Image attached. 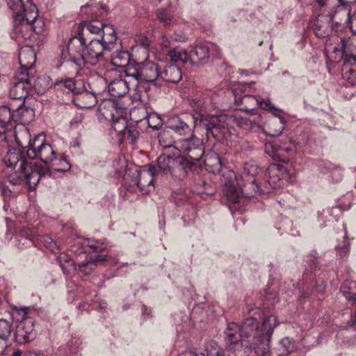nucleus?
Instances as JSON below:
<instances>
[{
    "mask_svg": "<svg viewBox=\"0 0 356 356\" xmlns=\"http://www.w3.org/2000/svg\"><path fill=\"white\" fill-rule=\"evenodd\" d=\"M168 134L161 132L158 138L163 152L156 159V165L149 167V172L155 175H170L175 179H183L189 170L204 155V147L201 139L193 134L188 138L181 139L172 145V140L164 141Z\"/></svg>",
    "mask_w": 356,
    "mask_h": 356,
    "instance_id": "obj_2",
    "label": "nucleus"
},
{
    "mask_svg": "<svg viewBox=\"0 0 356 356\" xmlns=\"http://www.w3.org/2000/svg\"><path fill=\"white\" fill-rule=\"evenodd\" d=\"M38 79L24 72H16L10 80L9 95L13 99H18L20 102L25 101L29 91L36 88Z\"/></svg>",
    "mask_w": 356,
    "mask_h": 356,
    "instance_id": "obj_12",
    "label": "nucleus"
},
{
    "mask_svg": "<svg viewBox=\"0 0 356 356\" xmlns=\"http://www.w3.org/2000/svg\"><path fill=\"white\" fill-rule=\"evenodd\" d=\"M106 306L107 303L104 300H92V304H88L86 302L80 303L78 306V309L81 311L84 309L87 311L96 309L101 312L104 309Z\"/></svg>",
    "mask_w": 356,
    "mask_h": 356,
    "instance_id": "obj_47",
    "label": "nucleus"
},
{
    "mask_svg": "<svg viewBox=\"0 0 356 356\" xmlns=\"http://www.w3.org/2000/svg\"><path fill=\"white\" fill-rule=\"evenodd\" d=\"M219 47L211 42H201L195 44L191 49L190 57L194 60V65L207 63L210 56L218 58Z\"/></svg>",
    "mask_w": 356,
    "mask_h": 356,
    "instance_id": "obj_17",
    "label": "nucleus"
},
{
    "mask_svg": "<svg viewBox=\"0 0 356 356\" xmlns=\"http://www.w3.org/2000/svg\"><path fill=\"white\" fill-rule=\"evenodd\" d=\"M107 54L98 39H92L87 43L83 34L79 32L77 36L70 39L66 49L61 51L60 56L63 62L70 61L81 67L86 63L95 65L98 62L106 60Z\"/></svg>",
    "mask_w": 356,
    "mask_h": 356,
    "instance_id": "obj_4",
    "label": "nucleus"
},
{
    "mask_svg": "<svg viewBox=\"0 0 356 356\" xmlns=\"http://www.w3.org/2000/svg\"><path fill=\"white\" fill-rule=\"evenodd\" d=\"M250 313L261 318V323L256 316H250L245 319L241 326L234 322L229 323L225 330L226 349L235 356H249L251 353L250 341L260 349L262 354L268 353L274 330L280 323L276 316L264 314L259 307Z\"/></svg>",
    "mask_w": 356,
    "mask_h": 356,
    "instance_id": "obj_1",
    "label": "nucleus"
},
{
    "mask_svg": "<svg viewBox=\"0 0 356 356\" xmlns=\"http://www.w3.org/2000/svg\"><path fill=\"white\" fill-rule=\"evenodd\" d=\"M233 95L236 109L247 113L254 114V111L259 107L271 112L277 111V109L272 105L269 99H260L258 97L252 95H241L236 92V89L233 90Z\"/></svg>",
    "mask_w": 356,
    "mask_h": 356,
    "instance_id": "obj_14",
    "label": "nucleus"
},
{
    "mask_svg": "<svg viewBox=\"0 0 356 356\" xmlns=\"http://www.w3.org/2000/svg\"><path fill=\"white\" fill-rule=\"evenodd\" d=\"M19 60L21 65L19 72L29 73V70L33 68L36 60V56L33 49L30 47L22 48L19 53Z\"/></svg>",
    "mask_w": 356,
    "mask_h": 356,
    "instance_id": "obj_26",
    "label": "nucleus"
},
{
    "mask_svg": "<svg viewBox=\"0 0 356 356\" xmlns=\"http://www.w3.org/2000/svg\"><path fill=\"white\" fill-rule=\"evenodd\" d=\"M14 125L12 122L0 120V140L10 146L13 142Z\"/></svg>",
    "mask_w": 356,
    "mask_h": 356,
    "instance_id": "obj_38",
    "label": "nucleus"
},
{
    "mask_svg": "<svg viewBox=\"0 0 356 356\" xmlns=\"http://www.w3.org/2000/svg\"><path fill=\"white\" fill-rule=\"evenodd\" d=\"M325 289V283L324 281H322L321 284L316 286V290L318 292L323 293Z\"/></svg>",
    "mask_w": 356,
    "mask_h": 356,
    "instance_id": "obj_64",
    "label": "nucleus"
},
{
    "mask_svg": "<svg viewBox=\"0 0 356 356\" xmlns=\"http://www.w3.org/2000/svg\"><path fill=\"white\" fill-rule=\"evenodd\" d=\"M8 179L10 184L15 186L19 185L22 181L21 178L16 172L14 174L9 175L8 177Z\"/></svg>",
    "mask_w": 356,
    "mask_h": 356,
    "instance_id": "obj_61",
    "label": "nucleus"
},
{
    "mask_svg": "<svg viewBox=\"0 0 356 356\" xmlns=\"http://www.w3.org/2000/svg\"><path fill=\"white\" fill-rule=\"evenodd\" d=\"M333 165H334L333 163H332L329 161H318V163L316 164L318 170L322 174H325V175L330 173L332 168H333Z\"/></svg>",
    "mask_w": 356,
    "mask_h": 356,
    "instance_id": "obj_55",
    "label": "nucleus"
},
{
    "mask_svg": "<svg viewBox=\"0 0 356 356\" xmlns=\"http://www.w3.org/2000/svg\"><path fill=\"white\" fill-rule=\"evenodd\" d=\"M291 177V172L286 167L281 164H270L267 169V181L262 188L254 179L252 181V187L254 193L268 194L271 188H280L288 181Z\"/></svg>",
    "mask_w": 356,
    "mask_h": 356,
    "instance_id": "obj_10",
    "label": "nucleus"
},
{
    "mask_svg": "<svg viewBox=\"0 0 356 356\" xmlns=\"http://www.w3.org/2000/svg\"><path fill=\"white\" fill-rule=\"evenodd\" d=\"M340 291L352 305L356 304V282L346 280L341 286Z\"/></svg>",
    "mask_w": 356,
    "mask_h": 356,
    "instance_id": "obj_36",
    "label": "nucleus"
},
{
    "mask_svg": "<svg viewBox=\"0 0 356 356\" xmlns=\"http://www.w3.org/2000/svg\"><path fill=\"white\" fill-rule=\"evenodd\" d=\"M136 113H141L147 122L149 127L154 130H159L163 126V120L161 116L155 113H148L145 107L134 108L131 111V120L136 124H127V120L122 116L116 118H111V128L109 131V135L112 139V142L115 144L120 145L124 140H129V143L134 144L138 137L139 131L136 124L141 122L142 119H136L134 115Z\"/></svg>",
    "mask_w": 356,
    "mask_h": 356,
    "instance_id": "obj_5",
    "label": "nucleus"
},
{
    "mask_svg": "<svg viewBox=\"0 0 356 356\" xmlns=\"http://www.w3.org/2000/svg\"><path fill=\"white\" fill-rule=\"evenodd\" d=\"M177 337L180 342L186 339V332L189 330V321L186 315L180 312L173 316Z\"/></svg>",
    "mask_w": 356,
    "mask_h": 356,
    "instance_id": "obj_32",
    "label": "nucleus"
},
{
    "mask_svg": "<svg viewBox=\"0 0 356 356\" xmlns=\"http://www.w3.org/2000/svg\"><path fill=\"white\" fill-rule=\"evenodd\" d=\"M151 164L150 165H152ZM147 175L150 176L149 180H145V176L140 175V172L137 170L131 171L128 170L123 177L124 185L131 192L135 191L136 188H139L140 192L143 194L149 193L154 189L153 181L154 177H163L164 175H152L149 172V167Z\"/></svg>",
    "mask_w": 356,
    "mask_h": 356,
    "instance_id": "obj_15",
    "label": "nucleus"
},
{
    "mask_svg": "<svg viewBox=\"0 0 356 356\" xmlns=\"http://www.w3.org/2000/svg\"><path fill=\"white\" fill-rule=\"evenodd\" d=\"M178 13L177 7L170 3L168 8L158 10L156 16L160 22L168 26L173 22L175 16Z\"/></svg>",
    "mask_w": 356,
    "mask_h": 356,
    "instance_id": "obj_34",
    "label": "nucleus"
},
{
    "mask_svg": "<svg viewBox=\"0 0 356 356\" xmlns=\"http://www.w3.org/2000/svg\"><path fill=\"white\" fill-rule=\"evenodd\" d=\"M134 73H135L134 70L127 67L124 70V77L122 78V75H120L115 70L108 72L107 76H115L113 79L109 81L107 80L109 94L114 97H120L127 94L131 88L139 92L136 79L133 78L136 77V74Z\"/></svg>",
    "mask_w": 356,
    "mask_h": 356,
    "instance_id": "obj_11",
    "label": "nucleus"
},
{
    "mask_svg": "<svg viewBox=\"0 0 356 356\" xmlns=\"http://www.w3.org/2000/svg\"><path fill=\"white\" fill-rule=\"evenodd\" d=\"M207 137L211 134L216 139L225 138L228 134H232L234 124L244 130H252L254 124L246 118L226 114L218 116H210L202 120Z\"/></svg>",
    "mask_w": 356,
    "mask_h": 356,
    "instance_id": "obj_8",
    "label": "nucleus"
},
{
    "mask_svg": "<svg viewBox=\"0 0 356 356\" xmlns=\"http://www.w3.org/2000/svg\"><path fill=\"white\" fill-rule=\"evenodd\" d=\"M28 19L29 16L27 15H15L13 16L14 27L10 36L19 43L29 39L33 31L38 32L34 24L38 19L33 21L28 20Z\"/></svg>",
    "mask_w": 356,
    "mask_h": 356,
    "instance_id": "obj_16",
    "label": "nucleus"
},
{
    "mask_svg": "<svg viewBox=\"0 0 356 356\" xmlns=\"http://www.w3.org/2000/svg\"><path fill=\"white\" fill-rule=\"evenodd\" d=\"M56 87L58 89H63L67 92H71L73 94H79L81 91V83L75 81L72 78H66L56 82Z\"/></svg>",
    "mask_w": 356,
    "mask_h": 356,
    "instance_id": "obj_35",
    "label": "nucleus"
},
{
    "mask_svg": "<svg viewBox=\"0 0 356 356\" xmlns=\"http://www.w3.org/2000/svg\"><path fill=\"white\" fill-rule=\"evenodd\" d=\"M236 175L234 171L228 170L227 175L223 174L221 181L224 184V193L228 202L240 203L245 195L243 190L235 185Z\"/></svg>",
    "mask_w": 356,
    "mask_h": 356,
    "instance_id": "obj_18",
    "label": "nucleus"
},
{
    "mask_svg": "<svg viewBox=\"0 0 356 356\" xmlns=\"http://www.w3.org/2000/svg\"><path fill=\"white\" fill-rule=\"evenodd\" d=\"M26 156L30 159H40L44 165H38L49 168L50 177L54 176V172H65L72 166L65 154L58 153L51 145L45 142V136L42 134L34 136L33 149H26Z\"/></svg>",
    "mask_w": 356,
    "mask_h": 356,
    "instance_id": "obj_6",
    "label": "nucleus"
},
{
    "mask_svg": "<svg viewBox=\"0 0 356 356\" xmlns=\"http://www.w3.org/2000/svg\"><path fill=\"white\" fill-rule=\"evenodd\" d=\"M182 78V72L179 67L175 64L167 65L160 74V83L162 81L177 83Z\"/></svg>",
    "mask_w": 356,
    "mask_h": 356,
    "instance_id": "obj_31",
    "label": "nucleus"
},
{
    "mask_svg": "<svg viewBox=\"0 0 356 356\" xmlns=\"http://www.w3.org/2000/svg\"><path fill=\"white\" fill-rule=\"evenodd\" d=\"M110 54L109 56L107 54V58L111 57L113 64L115 66H125L131 59V55L127 50L115 49L112 54Z\"/></svg>",
    "mask_w": 356,
    "mask_h": 356,
    "instance_id": "obj_39",
    "label": "nucleus"
},
{
    "mask_svg": "<svg viewBox=\"0 0 356 356\" xmlns=\"http://www.w3.org/2000/svg\"><path fill=\"white\" fill-rule=\"evenodd\" d=\"M291 146L285 149L287 152H291V155L296 152L298 149L303 152L312 153L315 150L316 140L313 135L304 134L298 141L290 140Z\"/></svg>",
    "mask_w": 356,
    "mask_h": 356,
    "instance_id": "obj_22",
    "label": "nucleus"
},
{
    "mask_svg": "<svg viewBox=\"0 0 356 356\" xmlns=\"http://www.w3.org/2000/svg\"><path fill=\"white\" fill-rule=\"evenodd\" d=\"M340 212L339 208H327L323 209L321 211L318 212V220L320 223V227H323L326 226L327 222H330L333 219L337 220L338 213Z\"/></svg>",
    "mask_w": 356,
    "mask_h": 356,
    "instance_id": "obj_41",
    "label": "nucleus"
},
{
    "mask_svg": "<svg viewBox=\"0 0 356 356\" xmlns=\"http://www.w3.org/2000/svg\"><path fill=\"white\" fill-rule=\"evenodd\" d=\"M172 200L177 206H181L185 204V203L188 201V199L184 194H175L172 197Z\"/></svg>",
    "mask_w": 356,
    "mask_h": 356,
    "instance_id": "obj_58",
    "label": "nucleus"
},
{
    "mask_svg": "<svg viewBox=\"0 0 356 356\" xmlns=\"http://www.w3.org/2000/svg\"><path fill=\"white\" fill-rule=\"evenodd\" d=\"M195 119L193 115H174L168 121V127L179 136L194 131Z\"/></svg>",
    "mask_w": 356,
    "mask_h": 356,
    "instance_id": "obj_19",
    "label": "nucleus"
},
{
    "mask_svg": "<svg viewBox=\"0 0 356 356\" xmlns=\"http://www.w3.org/2000/svg\"><path fill=\"white\" fill-rule=\"evenodd\" d=\"M14 120V108H10L8 106L0 107V120L11 122Z\"/></svg>",
    "mask_w": 356,
    "mask_h": 356,
    "instance_id": "obj_51",
    "label": "nucleus"
},
{
    "mask_svg": "<svg viewBox=\"0 0 356 356\" xmlns=\"http://www.w3.org/2000/svg\"><path fill=\"white\" fill-rule=\"evenodd\" d=\"M13 330V324L10 321L0 319V355H9L10 348L6 347V340L10 336Z\"/></svg>",
    "mask_w": 356,
    "mask_h": 356,
    "instance_id": "obj_27",
    "label": "nucleus"
},
{
    "mask_svg": "<svg viewBox=\"0 0 356 356\" xmlns=\"http://www.w3.org/2000/svg\"><path fill=\"white\" fill-rule=\"evenodd\" d=\"M307 261H310L309 267L311 268V273L309 275L308 270L307 269L303 274L304 280L307 281V279L314 280V277L316 276V266L318 264V259L314 254H311L307 257Z\"/></svg>",
    "mask_w": 356,
    "mask_h": 356,
    "instance_id": "obj_49",
    "label": "nucleus"
},
{
    "mask_svg": "<svg viewBox=\"0 0 356 356\" xmlns=\"http://www.w3.org/2000/svg\"><path fill=\"white\" fill-rule=\"evenodd\" d=\"M340 7L347 11L348 19L350 23V28L355 33H356V13L351 15L350 10L349 9L350 5L356 3V0H338Z\"/></svg>",
    "mask_w": 356,
    "mask_h": 356,
    "instance_id": "obj_44",
    "label": "nucleus"
},
{
    "mask_svg": "<svg viewBox=\"0 0 356 356\" xmlns=\"http://www.w3.org/2000/svg\"><path fill=\"white\" fill-rule=\"evenodd\" d=\"M281 220L283 222L282 226H278L276 225V229L277 230L284 229V231H286L288 229V227H290L291 226V221L289 219L285 216H281Z\"/></svg>",
    "mask_w": 356,
    "mask_h": 356,
    "instance_id": "obj_60",
    "label": "nucleus"
},
{
    "mask_svg": "<svg viewBox=\"0 0 356 356\" xmlns=\"http://www.w3.org/2000/svg\"><path fill=\"white\" fill-rule=\"evenodd\" d=\"M36 237L37 235H35L29 228L22 227L18 236L19 248L35 245Z\"/></svg>",
    "mask_w": 356,
    "mask_h": 356,
    "instance_id": "obj_37",
    "label": "nucleus"
},
{
    "mask_svg": "<svg viewBox=\"0 0 356 356\" xmlns=\"http://www.w3.org/2000/svg\"><path fill=\"white\" fill-rule=\"evenodd\" d=\"M8 7L15 15H28V20L33 21L38 18V10L33 0H6Z\"/></svg>",
    "mask_w": 356,
    "mask_h": 356,
    "instance_id": "obj_20",
    "label": "nucleus"
},
{
    "mask_svg": "<svg viewBox=\"0 0 356 356\" xmlns=\"http://www.w3.org/2000/svg\"><path fill=\"white\" fill-rule=\"evenodd\" d=\"M257 168L254 165H246L244 167V175L248 177H254L257 173Z\"/></svg>",
    "mask_w": 356,
    "mask_h": 356,
    "instance_id": "obj_59",
    "label": "nucleus"
},
{
    "mask_svg": "<svg viewBox=\"0 0 356 356\" xmlns=\"http://www.w3.org/2000/svg\"><path fill=\"white\" fill-rule=\"evenodd\" d=\"M168 55L171 60L174 62L180 61L185 64L189 63L191 65H194L195 61L190 57V54H188L186 49L180 47L170 49L168 52Z\"/></svg>",
    "mask_w": 356,
    "mask_h": 356,
    "instance_id": "obj_33",
    "label": "nucleus"
},
{
    "mask_svg": "<svg viewBox=\"0 0 356 356\" xmlns=\"http://www.w3.org/2000/svg\"><path fill=\"white\" fill-rule=\"evenodd\" d=\"M129 69L135 72L136 77L133 78L136 79V83L139 90L140 88H143V81L156 87L161 86V83H160L161 68L158 64L145 60L138 65V67H129Z\"/></svg>",
    "mask_w": 356,
    "mask_h": 356,
    "instance_id": "obj_13",
    "label": "nucleus"
},
{
    "mask_svg": "<svg viewBox=\"0 0 356 356\" xmlns=\"http://www.w3.org/2000/svg\"><path fill=\"white\" fill-rule=\"evenodd\" d=\"M82 349V339L77 334H72L65 346L59 348L58 356H69L77 355Z\"/></svg>",
    "mask_w": 356,
    "mask_h": 356,
    "instance_id": "obj_28",
    "label": "nucleus"
},
{
    "mask_svg": "<svg viewBox=\"0 0 356 356\" xmlns=\"http://www.w3.org/2000/svg\"><path fill=\"white\" fill-rule=\"evenodd\" d=\"M286 125V120L280 115H274L267 122L268 131H265V134L271 137L278 136L284 129Z\"/></svg>",
    "mask_w": 356,
    "mask_h": 356,
    "instance_id": "obj_30",
    "label": "nucleus"
},
{
    "mask_svg": "<svg viewBox=\"0 0 356 356\" xmlns=\"http://www.w3.org/2000/svg\"><path fill=\"white\" fill-rule=\"evenodd\" d=\"M329 174L332 181L339 182L343 177V170L334 164Z\"/></svg>",
    "mask_w": 356,
    "mask_h": 356,
    "instance_id": "obj_52",
    "label": "nucleus"
},
{
    "mask_svg": "<svg viewBox=\"0 0 356 356\" xmlns=\"http://www.w3.org/2000/svg\"><path fill=\"white\" fill-rule=\"evenodd\" d=\"M34 313V310L33 308L30 307H14L13 309V318L18 321L19 323L22 321L26 319L29 316H32V314Z\"/></svg>",
    "mask_w": 356,
    "mask_h": 356,
    "instance_id": "obj_42",
    "label": "nucleus"
},
{
    "mask_svg": "<svg viewBox=\"0 0 356 356\" xmlns=\"http://www.w3.org/2000/svg\"><path fill=\"white\" fill-rule=\"evenodd\" d=\"M13 141L17 144V148H20L26 152V149H33L34 138L31 139L28 129L22 126L17 131L14 129Z\"/></svg>",
    "mask_w": 356,
    "mask_h": 356,
    "instance_id": "obj_25",
    "label": "nucleus"
},
{
    "mask_svg": "<svg viewBox=\"0 0 356 356\" xmlns=\"http://www.w3.org/2000/svg\"><path fill=\"white\" fill-rule=\"evenodd\" d=\"M35 335L34 320L32 316L27 317L17 325L15 338L17 343H29L35 339Z\"/></svg>",
    "mask_w": 356,
    "mask_h": 356,
    "instance_id": "obj_21",
    "label": "nucleus"
},
{
    "mask_svg": "<svg viewBox=\"0 0 356 356\" xmlns=\"http://www.w3.org/2000/svg\"><path fill=\"white\" fill-rule=\"evenodd\" d=\"M204 163L206 165L213 167V171L218 173H224L225 175H227V171H222V162L220 156L212 152L209 154H207L204 159Z\"/></svg>",
    "mask_w": 356,
    "mask_h": 356,
    "instance_id": "obj_40",
    "label": "nucleus"
},
{
    "mask_svg": "<svg viewBox=\"0 0 356 356\" xmlns=\"http://www.w3.org/2000/svg\"><path fill=\"white\" fill-rule=\"evenodd\" d=\"M266 298L268 301H272V304L277 302V296L276 293L266 292Z\"/></svg>",
    "mask_w": 356,
    "mask_h": 356,
    "instance_id": "obj_63",
    "label": "nucleus"
},
{
    "mask_svg": "<svg viewBox=\"0 0 356 356\" xmlns=\"http://www.w3.org/2000/svg\"><path fill=\"white\" fill-rule=\"evenodd\" d=\"M150 45V40L147 37H142L138 41L136 49H140L145 56L146 59L147 56V49Z\"/></svg>",
    "mask_w": 356,
    "mask_h": 356,
    "instance_id": "obj_53",
    "label": "nucleus"
},
{
    "mask_svg": "<svg viewBox=\"0 0 356 356\" xmlns=\"http://www.w3.org/2000/svg\"><path fill=\"white\" fill-rule=\"evenodd\" d=\"M98 40L108 54L113 51L116 48L118 40L113 26L110 24L106 25L102 31L101 39Z\"/></svg>",
    "mask_w": 356,
    "mask_h": 356,
    "instance_id": "obj_23",
    "label": "nucleus"
},
{
    "mask_svg": "<svg viewBox=\"0 0 356 356\" xmlns=\"http://www.w3.org/2000/svg\"><path fill=\"white\" fill-rule=\"evenodd\" d=\"M343 229L345 231V233L343 236V240L341 243H339L335 247V250L341 258L346 256L348 254L350 250V243L346 238L347 232L346 227H343Z\"/></svg>",
    "mask_w": 356,
    "mask_h": 356,
    "instance_id": "obj_50",
    "label": "nucleus"
},
{
    "mask_svg": "<svg viewBox=\"0 0 356 356\" xmlns=\"http://www.w3.org/2000/svg\"><path fill=\"white\" fill-rule=\"evenodd\" d=\"M193 191L200 195H212L215 193V188L204 180L195 183Z\"/></svg>",
    "mask_w": 356,
    "mask_h": 356,
    "instance_id": "obj_46",
    "label": "nucleus"
},
{
    "mask_svg": "<svg viewBox=\"0 0 356 356\" xmlns=\"http://www.w3.org/2000/svg\"><path fill=\"white\" fill-rule=\"evenodd\" d=\"M67 244L72 243L67 242ZM72 244L69 246V251L77 256L76 260L65 252L60 253L57 257V261L65 275L70 274L78 269L84 275L89 274L97 263H103L106 261V256L97 254L90 256V252H99L106 248L104 243L94 238H76Z\"/></svg>",
    "mask_w": 356,
    "mask_h": 356,
    "instance_id": "obj_3",
    "label": "nucleus"
},
{
    "mask_svg": "<svg viewBox=\"0 0 356 356\" xmlns=\"http://www.w3.org/2000/svg\"><path fill=\"white\" fill-rule=\"evenodd\" d=\"M341 42L337 46L332 44L327 45L324 50V56L326 58L327 63H338L343 59L344 65L355 64L356 56L350 55L356 47V36L341 38Z\"/></svg>",
    "mask_w": 356,
    "mask_h": 356,
    "instance_id": "obj_9",
    "label": "nucleus"
},
{
    "mask_svg": "<svg viewBox=\"0 0 356 356\" xmlns=\"http://www.w3.org/2000/svg\"><path fill=\"white\" fill-rule=\"evenodd\" d=\"M74 280H68L67 283V291L70 294H75L79 293L81 292H84L83 287L81 285L76 286L75 289H74Z\"/></svg>",
    "mask_w": 356,
    "mask_h": 356,
    "instance_id": "obj_57",
    "label": "nucleus"
},
{
    "mask_svg": "<svg viewBox=\"0 0 356 356\" xmlns=\"http://www.w3.org/2000/svg\"><path fill=\"white\" fill-rule=\"evenodd\" d=\"M142 310V316L145 319H147L151 316L152 311L150 309L147 308L145 305H143L141 307Z\"/></svg>",
    "mask_w": 356,
    "mask_h": 356,
    "instance_id": "obj_62",
    "label": "nucleus"
},
{
    "mask_svg": "<svg viewBox=\"0 0 356 356\" xmlns=\"http://www.w3.org/2000/svg\"><path fill=\"white\" fill-rule=\"evenodd\" d=\"M37 243H42L46 248L49 249L51 252H54L55 250L57 249L58 243L59 242L54 241L49 236L37 235L35 244Z\"/></svg>",
    "mask_w": 356,
    "mask_h": 356,
    "instance_id": "obj_48",
    "label": "nucleus"
},
{
    "mask_svg": "<svg viewBox=\"0 0 356 356\" xmlns=\"http://www.w3.org/2000/svg\"><path fill=\"white\" fill-rule=\"evenodd\" d=\"M106 25V24H104L99 22H95L92 23H89L87 25V30L91 33H94V34L102 33V31Z\"/></svg>",
    "mask_w": 356,
    "mask_h": 356,
    "instance_id": "obj_54",
    "label": "nucleus"
},
{
    "mask_svg": "<svg viewBox=\"0 0 356 356\" xmlns=\"http://www.w3.org/2000/svg\"><path fill=\"white\" fill-rule=\"evenodd\" d=\"M343 78L347 81V82L353 86L356 85V63L350 65H343L342 69Z\"/></svg>",
    "mask_w": 356,
    "mask_h": 356,
    "instance_id": "obj_43",
    "label": "nucleus"
},
{
    "mask_svg": "<svg viewBox=\"0 0 356 356\" xmlns=\"http://www.w3.org/2000/svg\"><path fill=\"white\" fill-rule=\"evenodd\" d=\"M203 314L204 310L202 309V307L200 305H196L193 307V310L191 311V318L194 321H199L202 322L204 321L203 317H199V314Z\"/></svg>",
    "mask_w": 356,
    "mask_h": 356,
    "instance_id": "obj_56",
    "label": "nucleus"
},
{
    "mask_svg": "<svg viewBox=\"0 0 356 356\" xmlns=\"http://www.w3.org/2000/svg\"><path fill=\"white\" fill-rule=\"evenodd\" d=\"M35 112L30 106H26L25 101L21 102L14 108V121L19 123H29L34 118Z\"/></svg>",
    "mask_w": 356,
    "mask_h": 356,
    "instance_id": "obj_29",
    "label": "nucleus"
},
{
    "mask_svg": "<svg viewBox=\"0 0 356 356\" xmlns=\"http://www.w3.org/2000/svg\"><path fill=\"white\" fill-rule=\"evenodd\" d=\"M286 147H278L277 145L267 142L264 145V151L269 156L275 160L280 159V152L281 151H284L291 155V152H287L285 149Z\"/></svg>",
    "mask_w": 356,
    "mask_h": 356,
    "instance_id": "obj_45",
    "label": "nucleus"
},
{
    "mask_svg": "<svg viewBox=\"0 0 356 356\" xmlns=\"http://www.w3.org/2000/svg\"><path fill=\"white\" fill-rule=\"evenodd\" d=\"M299 349V343L294 339L285 337L281 339L275 348L276 356H289Z\"/></svg>",
    "mask_w": 356,
    "mask_h": 356,
    "instance_id": "obj_24",
    "label": "nucleus"
},
{
    "mask_svg": "<svg viewBox=\"0 0 356 356\" xmlns=\"http://www.w3.org/2000/svg\"><path fill=\"white\" fill-rule=\"evenodd\" d=\"M26 152L20 148L8 149L3 157L4 163L9 168H15L19 165L18 170L24 175L30 190H35L41 178L51 177V172L48 168L32 165L26 161Z\"/></svg>",
    "mask_w": 356,
    "mask_h": 356,
    "instance_id": "obj_7",
    "label": "nucleus"
}]
</instances>
